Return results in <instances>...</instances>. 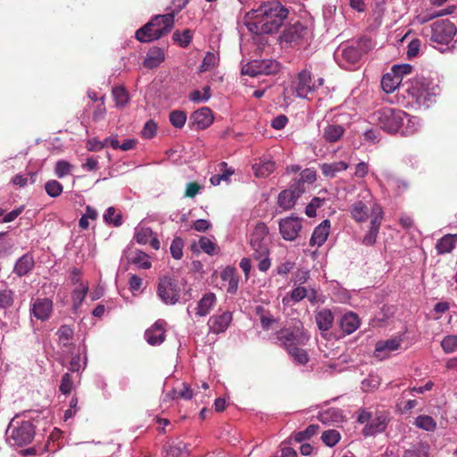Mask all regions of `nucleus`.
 Segmentation results:
<instances>
[{"instance_id":"nucleus-44","label":"nucleus","mask_w":457,"mask_h":457,"mask_svg":"<svg viewBox=\"0 0 457 457\" xmlns=\"http://www.w3.org/2000/svg\"><path fill=\"white\" fill-rule=\"evenodd\" d=\"M57 336L59 342L63 346H68L71 344L70 341L73 337V329L70 326L62 325L58 329Z\"/></svg>"},{"instance_id":"nucleus-58","label":"nucleus","mask_w":457,"mask_h":457,"mask_svg":"<svg viewBox=\"0 0 457 457\" xmlns=\"http://www.w3.org/2000/svg\"><path fill=\"white\" fill-rule=\"evenodd\" d=\"M199 245H200V248L205 253H208V254H211V255L214 254L215 250H216V246H217L215 243H213L211 239H209L206 237H202L199 239Z\"/></svg>"},{"instance_id":"nucleus-56","label":"nucleus","mask_w":457,"mask_h":457,"mask_svg":"<svg viewBox=\"0 0 457 457\" xmlns=\"http://www.w3.org/2000/svg\"><path fill=\"white\" fill-rule=\"evenodd\" d=\"M325 202L324 198L313 197L312 201L305 207V213L308 217L312 218L316 216V210L320 208Z\"/></svg>"},{"instance_id":"nucleus-50","label":"nucleus","mask_w":457,"mask_h":457,"mask_svg":"<svg viewBox=\"0 0 457 457\" xmlns=\"http://www.w3.org/2000/svg\"><path fill=\"white\" fill-rule=\"evenodd\" d=\"M441 346L446 353L455 352L457 350V336L449 335L445 337L441 342Z\"/></svg>"},{"instance_id":"nucleus-60","label":"nucleus","mask_w":457,"mask_h":457,"mask_svg":"<svg viewBox=\"0 0 457 457\" xmlns=\"http://www.w3.org/2000/svg\"><path fill=\"white\" fill-rule=\"evenodd\" d=\"M72 386L73 381L71 379V374L65 373L62 378L61 385L59 387L60 391L64 395L70 394L71 392Z\"/></svg>"},{"instance_id":"nucleus-30","label":"nucleus","mask_w":457,"mask_h":457,"mask_svg":"<svg viewBox=\"0 0 457 457\" xmlns=\"http://www.w3.org/2000/svg\"><path fill=\"white\" fill-rule=\"evenodd\" d=\"M401 83L399 76H395L392 71L386 73L381 79V87L386 94L393 93L401 86Z\"/></svg>"},{"instance_id":"nucleus-47","label":"nucleus","mask_w":457,"mask_h":457,"mask_svg":"<svg viewBox=\"0 0 457 457\" xmlns=\"http://www.w3.org/2000/svg\"><path fill=\"white\" fill-rule=\"evenodd\" d=\"M187 120V114L184 111L175 110L170 113V121L172 126L181 129Z\"/></svg>"},{"instance_id":"nucleus-54","label":"nucleus","mask_w":457,"mask_h":457,"mask_svg":"<svg viewBox=\"0 0 457 457\" xmlns=\"http://www.w3.org/2000/svg\"><path fill=\"white\" fill-rule=\"evenodd\" d=\"M183 246L184 243L180 237H175L170 245V253L172 257L176 260L181 259L183 255Z\"/></svg>"},{"instance_id":"nucleus-29","label":"nucleus","mask_w":457,"mask_h":457,"mask_svg":"<svg viewBox=\"0 0 457 457\" xmlns=\"http://www.w3.org/2000/svg\"><path fill=\"white\" fill-rule=\"evenodd\" d=\"M400 345L401 340L397 338L378 341L375 346V355L377 357L384 358L385 355H382V353H386V354L387 353L399 349Z\"/></svg>"},{"instance_id":"nucleus-15","label":"nucleus","mask_w":457,"mask_h":457,"mask_svg":"<svg viewBox=\"0 0 457 457\" xmlns=\"http://www.w3.org/2000/svg\"><path fill=\"white\" fill-rule=\"evenodd\" d=\"M388 423V416L382 411H377L372 414L370 422L362 429L364 436H374L377 433L384 432Z\"/></svg>"},{"instance_id":"nucleus-13","label":"nucleus","mask_w":457,"mask_h":457,"mask_svg":"<svg viewBox=\"0 0 457 457\" xmlns=\"http://www.w3.org/2000/svg\"><path fill=\"white\" fill-rule=\"evenodd\" d=\"M384 219V212L380 205H375L373 208L372 219L370 222L369 230L362 238V244L367 246H371L376 243L378 231Z\"/></svg>"},{"instance_id":"nucleus-5","label":"nucleus","mask_w":457,"mask_h":457,"mask_svg":"<svg viewBox=\"0 0 457 457\" xmlns=\"http://www.w3.org/2000/svg\"><path fill=\"white\" fill-rule=\"evenodd\" d=\"M407 113L402 110L385 107L375 111L371 115V120L384 131L394 134L403 125Z\"/></svg>"},{"instance_id":"nucleus-9","label":"nucleus","mask_w":457,"mask_h":457,"mask_svg":"<svg viewBox=\"0 0 457 457\" xmlns=\"http://www.w3.org/2000/svg\"><path fill=\"white\" fill-rule=\"evenodd\" d=\"M8 440L12 445L23 446L30 444L35 436V428L31 421L26 420L12 425L8 429Z\"/></svg>"},{"instance_id":"nucleus-59","label":"nucleus","mask_w":457,"mask_h":457,"mask_svg":"<svg viewBox=\"0 0 457 457\" xmlns=\"http://www.w3.org/2000/svg\"><path fill=\"white\" fill-rule=\"evenodd\" d=\"M412 66L407 63L400 64V65H394L391 68V71L395 76H399V79H401V81H403V78L405 75H408L411 72Z\"/></svg>"},{"instance_id":"nucleus-34","label":"nucleus","mask_w":457,"mask_h":457,"mask_svg":"<svg viewBox=\"0 0 457 457\" xmlns=\"http://www.w3.org/2000/svg\"><path fill=\"white\" fill-rule=\"evenodd\" d=\"M88 292V284L80 283L79 287H76L71 293L72 306L74 310H78Z\"/></svg>"},{"instance_id":"nucleus-16","label":"nucleus","mask_w":457,"mask_h":457,"mask_svg":"<svg viewBox=\"0 0 457 457\" xmlns=\"http://www.w3.org/2000/svg\"><path fill=\"white\" fill-rule=\"evenodd\" d=\"M53 312V302L48 298H37L31 304L30 315L37 320L46 321Z\"/></svg>"},{"instance_id":"nucleus-49","label":"nucleus","mask_w":457,"mask_h":457,"mask_svg":"<svg viewBox=\"0 0 457 457\" xmlns=\"http://www.w3.org/2000/svg\"><path fill=\"white\" fill-rule=\"evenodd\" d=\"M14 303V293L11 289L0 291V308L7 309L12 306Z\"/></svg>"},{"instance_id":"nucleus-26","label":"nucleus","mask_w":457,"mask_h":457,"mask_svg":"<svg viewBox=\"0 0 457 457\" xmlns=\"http://www.w3.org/2000/svg\"><path fill=\"white\" fill-rule=\"evenodd\" d=\"M315 321L320 331L327 332L332 328L334 315L329 309L323 308L316 312Z\"/></svg>"},{"instance_id":"nucleus-14","label":"nucleus","mask_w":457,"mask_h":457,"mask_svg":"<svg viewBox=\"0 0 457 457\" xmlns=\"http://www.w3.org/2000/svg\"><path fill=\"white\" fill-rule=\"evenodd\" d=\"M278 226L282 237L285 240L293 241L298 237L302 222L297 217H287L280 220Z\"/></svg>"},{"instance_id":"nucleus-55","label":"nucleus","mask_w":457,"mask_h":457,"mask_svg":"<svg viewBox=\"0 0 457 457\" xmlns=\"http://www.w3.org/2000/svg\"><path fill=\"white\" fill-rule=\"evenodd\" d=\"M217 64V57L215 54L212 52L206 53L202 64L200 66V71L204 72L207 71H210L211 69L214 68Z\"/></svg>"},{"instance_id":"nucleus-12","label":"nucleus","mask_w":457,"mask_h":457,"mask_svg":"<svg viewBox=\"0 0 457 457\" xmlns=\"http://www.w3.org/2000/svg\"><path fill=\"white\" fill-rule=\"evenodd\" d=\"M280 70V64L275 60H254L247 63L242 68V73L251 77L259 75L276 74Z\"/></svg>"},{"instance_id":"nucleus-41","label":"nucleus","mask_w":457,"mask_h":457,"mask_svg":"<svg viewBox=\"0 0 457 457\" xmlns=\"http://www.w3.org/2000/svg\"><path fill=\"white\" fill-rule=\"evenodd\" d=\"M255 312L260 318V321L263 329L268 330L275 322V319L272 317V315L269 314L268 312L265 311L264 307L261 305L257 306Z\"/></svg>"},{"instance_id":"nucleus-27","label":"nucleus","mask_w":457,"mask_h":457,"mask_svg":"<svg viewBox=\"0 0 457 457\" xmlns=\"http://www.w3.org/2000/svg\"><path fill=\"white\" fill-rule=\"evenodd\" d=\"M34 265L35 262L32 255L29 253L23 254L16 262L13 272L19 277L25 276L34 268Z\"/></svg>"},{"instance_id":"nucleus-1","label":"nucleus","mask_w":457,"mask_h":457,"mask_svg":"<svg viewBox=\"0 0 457 457\" xmlns=\"http://www.w3.org/2000/svg\"><path fill=\"white\" fill-rule=\"evenodd\" d=\"M288 10L278 1L262 4L248 12L253 20L248 23L250 31L255 34H271L278 30L287 18Z\"/></svg>"},{"instance_id":"nucleus-17","label":"nucleus","mask_w":457,"mask_h":457,"mask_svg":"<svg viewBox=\"0 0 457 457\" xmlns=\"http://www.w3.org/2000/svg\"><path fill=\"white\" fill-rule=\"evenodd\" d=\"M308 34L306 26L296 22L287 27L281 35V40L290 44H299V42Z\"/></svg>"},{"instance_id":"nucleus-64","label":"nucleus","mask_w":457,"mask_h":457,"mask_svg":"<svg viewBox=\"0 0 457 457\" xmlns=\"http://www.w3.org/2000/svg\"><path fill=\"white\" fill-rule=\"evenodd\" d=\"M299 179L305 183H313L316 180V172L311 169H305L300 173Z\"/></svg>"},{"instance_id":"nucleus-7","label":"nucleus","mask_w":457,"mask_h":457,"mask_svg":"<svg viewBox=\"0 0 457 457\" xmlns=\"http://www.w3.org/2000/svg\"><path fill=\"white\" fill-rule=\"evenodd\" d=\"M182 283L172 277L163 276L159 278L157 295L166 304H175L180 299Z\"/></svg>"},{"instance_id":"nucleus-23","label":"nucleus","mask_w":457,"mask_h":457,"mask_svg":"<svg viewBox=\"0 0 457 457\" xmlns=\"http://www.w3.org/2000/svg\"><path fill=\"white\" fill-rule=\"evenodd\" d=\"M164 60V50L161 47L154 46L147 52L143 65L147 69H154L158 67Z\"/></svg>"},{"instance_id":"nucleus-35","label":"nucleus","mask_w":457,"mask_h":457,"mask_svg":"<svg viewBox=\"0 0 457 457\" xmlns=\"http://www.w3.org/2000/svg\"><path fill=\"white\" fill-rule=\"evenodd\" d=\"M129 259L131 263L144 270H148L152 266V263L148 260V255L145 253L139 250H137L134 253H132Z\"/></svg>"},{"instance_id":"nucleus-6","label":"nucleus","mask_w":457,"mask_h":457,"mask_svg":"<svg viewBox=\"0 0 457 457\" xmlns=\"http://www.w3.org/2000/svg\"><path fill=\"white\" fill-rule=\"evenodd\" d=\"M359 197L361 199L356 200L353 204L349 206V212L351 218L357 223H364L369 218L372 219L373 208L375 205H379L373 201L371 193L370 190H363Z\"/></svg>"},{"instance_id":"nucleus-38","label":"nucleus","mask_w":457,"mask_h":457,"mask_svg":"<svg viewBox=\"0 0 457 457\" xmlns=\"http://www.w3.org/2000/svg\"><path fill=\"white\" fill-rule=\"evenodd\" d=\"M297 199L294 195V193L288 190H283L279 193L278 197V205L284 210L291 209L295 204Z\"/></svg>"},{"instance_id":"nucleus-10","label":"nucleus","mask_w":457,"mask_h":457,"mask_svg":"<svg viewBox=\"0 0 457 457\" xmlns=\"http://www.w3.org/2000/svg\"><path fill=\"white\" fill-rule=\"evenodd\" d=\"M455 25L449 20H439L431 25L430 40L438 45H449L456 35Z\"/></svg>"},{"instance_id":"nucleus-24","label":"nucleus","mask_w":457,"mask_h":457,"mask_svg":"<svg viewBox=\"0 0 457 457\" xmlns=\"http://www.w3.org/2000/svg\"><path fill=\"white\" fill-rule=\"evenodd\" d=\"M216 303V295L214 293L209 292L203 295L195 307V315L204 317L208 315Z\"/></svg>"},{"instance_id":"nucleus-25","label":"nucleus","mask_w":457,"mask_h":457,"mask_svg":"<svg viewBox=\"0 0 457 457\" xmlns=\"http://www.w3.org/2000/svg\"><path fill=\"white\" fill-rule=\"evenodd\" d=\"M345 132V129L339 124H328L323 129L322 137L327 143L333 144L338 142Z\"/></svg>"},{"instance_id":"nucleus-63","label":"nucleus","mask_w":457,"mask_h":457,"mask_svg":"<svg viewBox=\"0 0 457 457\" xmlns=\"http://www.w3.org/2000/svg\"><path fill=\"white\" fill-rule=\"evenodd\" d=\"M289 191L294 193V195L296 199H298L301 195L305 191L304 183L301 181L299 179H295L294 183L291 185Z\"/></svg>"},{"instance_id":"nucleus-28","label":"nucleus","mask_w":457,"mask_h":457,"mask_svg":"<svg viewBox=\"0 0 457 457\" xmlns=\"http://www.w3.org/2000/svg\"><path fill=\"white\" fill-rule=\"evenodd\" d=\"M360 326L358 316L353 312L345 314L340 320V328L342 331L350 335L353 333Z\"/></svg>"},{"instance_id":"nucleus-45","label":"nucleus","mask_w":457,"mask_h":457,"mask_svg":"<svg viewBox=\"0 0 457 457\" xmlns=\"http://www.w3.org/2000/svg\"><path fill=\"white\" fill-rule=\"evenodd\" d=\"M403 457H428V446L420 443L415 445L405 450Z\"/></svg>"},{"instance_id":"nucleus-61","label":"nucleus","mask_w":457,"mask_h":457,"mask_svg":"<svg viewBox=\"0 0 457 457\" xmlns=\"http://www.w3.org/2000/svg\"><path fill=\"white\" fill-rule=\"evenodd\" d=\"M13 247V242L7 237V232H0V253H7Z\"/></svg>"},{"instance_id":"nucleus-48","label":"nucleus","mask_w":457,"mask_h":457,"mask_svg":"<svg viewBox=\"0 0 457 457\" xmlns=\"http://www.w3.org/2000/svg\"><path fill=\"white\" fill-rule=\"evenodd\" d=\"M104 220L108 224H112L115 227L121 225V215L117 213L114 207H109L104 214Z\"/></svg>"},{"instance_id":"nucleus-32","label":"nucleus","mask_w":457,"mask_h":457,"mask_svg":"<svg viewBox=\"0 0 457 457\" xmlns=\"http://www.w3.org/2000/svg\"><path fill=\"white\" fill-rule=\"evenodd\" d=\"M349 165L343 161L335 162L332 163H323L320 165L322 174L328 178L336 177L337 173L347 170Z\"/></svg>"},{"instance_id":"nucleus-53","label":"nucleus","mask_w":457,"mask_h":457,"mask_svg":"<svg viewBox=\"0 0 457 457\" xmlns=\"http://www.w3.org/2000/svg\"><path fill=\"white\" fill-rule=\"evenodd\" d=\"M288 354L299 364H306L309 361V356L305 350L296 346L288 352Z\"/></svg>"},{"instance_id":"nucleus-20","label":"nucleus","mask_w":457,"mask_h":457,"mask_svg":"<svg viewBox=\"0 0 457 457\" xmlns=\"http://www.w3.org/2000/svg\"><path fill=\"white\" fill-rule=\"evenodd\" d=\"M232 320V313L230 312H224L221 314H216L210 318L209 327L210 329L215 333L220 334L224 332L229 326Z\"/></svg>"},{"instance_id":"nucleus-8","label":"nucleus","mask_w":457,"mask_h":457,"mask_svg":"<svg viewBox=\"0 0 457 457\" xmlns=\"http://www.w3.org/2000/svg\"><path fill=\"white\" fill-rule=\"evenodd\" d=\"M277 339L288 353L296 346L305 345L309 341V336L303 328L294 327L278 331Z\"/></svg>"},{"instance_id":"nucleus-3","label":"nucleus","mask_w":457,"mask_h":457,"mask_svg":"<svg viewBox=\"0 0 457 457\" xmlns=\"http://www.w3.org/2000/svg\"><path fill=\"white\" fill-rule=\"evenodd\" d=\"M268 233V227L263 222H259L255 225L250 238L252 256L259 261L258 269L262 272L267 271L270 267Z\"/></svg>"},{"instance_id":"nucleus-19","label":"nucleus","mask_w":457,"mask_h":457,"mask_svg":"<svg viewBox=\"0 0 457 457\" xmlns=\"http://www.w3.org/2000/svg\"><path fill=\"white\" fill-rule=\"evenodd\" d=\"M163 325V320H157L151 328L146 329L145 337L149 345H161L165 340V329Z\"/></svg>"},{"instance_id":"nucleus-46","label":"nucleus","mask_w":457,"mask_h":457,"mask_svg":"<svg viewBox=\"0 0 457 457\" xmlns=\"http://www.w3.org/2000/svg\"><path fill=\"white\" fill-rule=\"evenodd\" d=\"M45 189L49 196L57 197L62 193L63 187L59 181L51 179L46 183Z\"/></svg>"},{"instance_id":"nucleus-22","label":"nucleus","mask_w":457,"mask_h":457,"mask_svg":"<svg viewBox=\"0 0 457 457\" xmlns=\"http://www.w3.org/2000/svg\"><path fill=\"white\" fill-rule=\"evenodd\" d=\"M289 297L294 303H298L306 297L312 304H315L318 302V292L314 288L297 287L290 292Z\"/></svg>"},{"instance_id":"nucleus-21","label":"nucleus","mask_w":457,"mask_h":457,"mask_svg":"<svg viewBox=\"0 0 457 457\" xmlns=\"http://www.w3.org/2000/svg\"><path fill=\"white\" fill-rule=\"evenodd\" d=\"M330 221L324 220L319 226H317L311 237L310 245L321 246L327 240L329 235Z\"/></svg>"},{"instance_id":"nucleus-36","label":"nucleus","mask_w":457,"mask_h":457,"mask_svg":"<svg viewBox=\"0 0 457 457\" xmlns=\"http://www.w3.org/2000/svg\"><path fill=\"white\" fill-rule=\"evenodd\" d=\"M112 96L115 100L116 106L122 108L129 102V94L122 86L114 87L112 88Z\"/></svg>"},{"instance_id":"nucleus-2","label":"nucleus","mask_w":457,"mask_h":457,"mask_svg":"<svg viewBox=\"0 0 457 457\" xmlns=\"http://www.w3.org/2000/svg\"><path fill=\"white\" fill-rule=\"evenodd\" d=\"M174 12L158 14L136 31L137 40L149 43L168 35L174 27Z\"/></svg>"},{"instance_id":"nucleus-37","label":"nucleus","mask_w":457,"mask_h":457,"mask_svg":"<svg viewBox=\"0 0 457 457\" xmlns=\"http://www.w3.org/2000/svg\"><path fill=\"white\" fill-rule=\"evenodd\" d=\"M192 39L193 32L189 29H185L183 32L176 30L172 35V40L183 48L187 47L192 42Z\"/></svg>"},{"instance_id":"nucleus-43","label":"nucleus","mask_w":457,"mask_h":457,"mask_svg":"<svg viewBox=\"0 0 457 457\" xmlns=\"http://www.w3.org/2000/svg\"><path fill=\"white\" fill-rule=\"evenodd\" d=\"M340 438V434L336 429L326 430L321 436L322 442L329 447L336 445L339 442Z\"/></svg>"},{"instance_id":"nucleus-39","label":"nucleus","mask_w":457,"mask_h":457,"mask_svg":"<svg viewBox=\"0 0 457 457\" xmlns=\"http://www.w3.org/2000/svg\"><path fill=\"white\" fill-rule=\"evenodd\" d=\"M361 56V52L356 46H348L342 50L343 59L351 64H355Z\"/></svg>"},{"instance_id":"nucleus-62","label":"nucleus","mask_w":457,"mask_h":457,"mask_svg":"<svg viewBox=\"0 0 457 457\" xmlns=\"http://www.w3.org/2000/svg\"><path fill=\"white\" fill-rule=\"evenodd\" d=\"M105 146L104 141H100L96 137L90 138L86 143V148L90 152H97Z\"/></svg>"},{"instance_id":"nucleus-11","label":"nucleus","mask_w":457,"mask_h":457,"mask_svg":"<svg viewBox=\"0 0 457 457\" xmlns=\"http://www.w3.org/2000/svg\"><path fill=\"white\" fill-rule=\"evenodd\" d=\"M324 79L319 78L317 81L312 80V72L309 69L302 70L295 82V89L296 95L302 98H307L310 94L316 91L320 87L323 86Z\"/></svg>"},{"instance_id":"nucleus-40","label":"nucleus","mask_w":457,"mask_h":457,"mask_svg":"<svg viewBox=\"0 0 457 457\" xmlns=\"http://www.w3.org/2000/svg\"><path fill=\"white\" fill-rule=\"evenodd\" d=\"M414 424L424 430L434 431L436 428V422L428 415H420L415 419Z\"/></svg>"},{"instance_id":"nucleus-51","label":"nucleus","mask_w":457,"mask_h":457,"mask_svg":"<svg viewBox=\"0 0 457 457\" xmlns=\"http://www.w3.org/2000/svg\"><path fill=\"white\" fill-rule=\"evenodd\" d=\"M72 168L73 166L69 162L65 160H60L55 164L54 173L59 179H62L70 174Z\"/></svg>"},{"instance_id":"nucleus-57","label":"nucleus","mask_w":457,"mask_h":457,"mask_svg":"<svg viewBox=\"0 0 457 457\" xmlns=\"http://www.w3.org/2000/svg\"><path fill=\"white\" fill-rule=\"evenodd\" d=\"M156 131H157V124L153 120H150L145 122V124L141 131V136L143 138L150 139L155 136Z\"/></svg>"},{"instance_id":"nucleus-4","label":"nucleus","mask_w":457,"mask_h":457,"mask_svg":"<svg viewBox=\"0 0 457 457\" xmlns=\"http://www.w3.org/2000/svg\"><path fill=\"white\" fill-rule=\"evenodd\" d=\"M405 92L408 96L420 105L428 107L439 94V87L424 77H417L406 84Z\"/></svg>"},{"instance_id":"nucleus-42","label":"nucleus","mask_w":457,"mask_h":457,"mask_svg":"<svg viewBox=\"0 0 457 457\" xmlns=\"http://www.w3.org/2000/svg\"><path fill=\"white\" fill-rule=\"evenodd\" d=\"M320 427L319 425L312 424L309 425L304 430L296 432L294 436V438L296 442L301 443L304 440L311 438L312 436L316 435Z\"/></svg>"},{"instance_id":"nucleus-33","label":"nucleus","mask_w":457,"mask_h":457,"mask_svg":"<svg viewBox=\"0 0 457 457\" xmlns=\"http://www.w3.org/2000/svg\"><path fill=\"white\" fill-rule=\"evenodd\" d=\"M456 243V237L451 234L445 235L439 239L436 245V249L438 254L451 253L454 248Z\"/></svg>"},{"instance_id":"nucleus-52","label":"nucleus","mask_w":457,"mask_h":457,"mask_svg":"<svg viewBox=\"0 0 457 457\" xmlns=\"http://www.w3.org/2000/svg\"><path fill=\"white\" fill-rule=\"evenodd\" d=\"M153 236V231L150 228H137L135 233V239L140 245H145L149 242Z\"/></svg>"},{"instance_id":"nucleus-18","label":"nucleus","mask_w":457,"mask_h":457,"mask_svg":"<svg viewBox=\"0 0 457 457\" xmlns=\"http://www.w3.org/2000/svg\"><path fill=\"white\" fill-rule=\"evenodd\" d=\"M190 120L196 129H205L213 122V115L210 108L202 107L191 114Z\"/></svg>"},{"instance_id":"nucleus-31","label":"nucleus","mask_w":457,"mask_h":457,"mask_svg":"<svg viewBox=\"0 0 457 457\" xmlns=\"http://www.w3.org/2000/svg\"><path fill=\"white\" fill-rule=\"evenodd\" d=\"M275 167V162L270 160H260L253 165V170L256 177L265 178L274 171Z\"/></svg>"}]
</instances>
